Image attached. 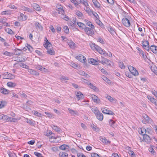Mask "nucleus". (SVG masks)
I'll return each mask as SVG.
<instances>
[{
  "label": "nucleus",
  "mask_w": 157,
  "mask_h": 157,
  "mask_svg": "<svg viewBox=\"0 0 157 157\" xmlns=\"http://www.w3.org/2000/svg\"><path fill=\"white\" fill-rule=\"evenodd\" d=\"M70 65L72 67L75 69H76L78 67L77 65L74 63H71Z\"/></svg>",
  "instance_id": "obj_62"
},
{
  "label": "nucleus",
  "mask_w": 157,
  "mask_h": 157,
  "mask_svg": "<svg viewBox=\"0 0 157 157\" xmlns=\"http://www.w3.org/2000/svg\"><path fill=\"white\" fill-rule=\"evenodd\" d=\"M34 155L37 157H43L41 154L37 152H34Z\"/></svg>",
  "instance_id": "obj_58"
},
{
  "label": "nucleus",
  "mask_w": 157,
  "mask_h": 157,
  "mask_svg": "<svg viewBox=\"0 0 157 157\" xmlns=\"http://www.w3.org/2000/svg\"><path fill=\"white\" fill-rule=\"evenodd\" d=\"M151 71L157 75V68L155 65L152 66L151 67Z\"/></svg>",
  "instance_id": "obj_28"
},
{
  "label": "nucleus",
  "mask_w": 157,
  "mask_h": 157,
  "mask_svg": "<svg viewBox=\"0 0 157 157\" xmlns=\"http://www.w3.org/2000/svg\"><path fill=\"white\" fill-rule=\"evenodd\" d=\"M78 73L80 75L86 76L87 78H89L90 77V76L88 75L82 71H78Z\"/></svg>",
  "instance_id": "obj_19"
},
{
  "label": "nucleus",
  "mask_w": 157,
  "mask_h": 157,
  "mask_svg": "<svg viewBox=\"0 0 157 157\" xmlns=\"http://www.w3.org/2000/svg\"><path fill=\"white\" fill-rule=\"evenodd\" d=\"M75 12L76 14L77 15L79 18H82L83 17V15L82 13L79 10H77V11H75Z\"/></svg>",
  "instance_id": "obj_35"
},
{
  "label": "nucleus",
  "mask_w": 157,
  "mask_h": 157,
  "mask_svg": "<svg viewBox=\"0 0 157 157\" xmlns=\"http://www.w3.org/2000/svg\"><path fill=\"white\" fill-rule=\"evenodd\" d=\"M101 110L103 113L110 115H113L114 114V113H113V112L110 110H109L105 108H101Z\"/></svg>",
  "instance_id": "obj_7"
},
{
  "label": "nucleus",
  "mask_w": 157,
  "mask_h": 157,
  "mask_svg": "<svg viewBox=\"0 0 157 157\" xmlns=\"http://www.w3.org/2000/svg\"><path fill=\"white\" fill-rule=\"evenodd\" d=\"M77 25L82 29H84V30L86 27V25L80 22H77Z\"/></svg>",
  "instance_id": "obj_23"
},
{
  "label": "nucleus",
  "mask_w": 157,
  "mask_h": 157,
  "mask_svg": "<svg viewBox=\"0 0 157 157\" xmlns=\"http://www.w3.org/2000/svg\"><path fill=\"white\" fill-rule=\"evenodd\" d=\"M68 44L71 48H74L75 46V44L72 41H70L68 43Z\"/></svg>",
  "instance_id": "obj_38"
},
{
  "label": "nucleus",
  "mask_w": 157,
  "mask_h": 157,
  "mask_svg": "<svg viewBox=\"0 0 157 157\" xmlns=\"http://www.w3.org/2000/svg\"><path fill=\"white\" fill-rule=\"evenodd\" d=\"M143 117L145 120L148 122V123H151L152 122V120L147 115L144 114L143 115Z\"/></svg>",
  "instance_id": "obj_15"
},
{
  "label": "nucleus",
  "mask_w": 157,
  "mask_h": 157,
  "mask_svg": "<svg viewBox=\"0 0 157 157\" xmlns=\"http://www.w3.org/2000/svg\"><path fill=\"white\" fill-rule=\"evenodd\" d=\"M91 97L92 100L94 101V102H95L97 101V99H98V97L97 96L94 94L91 95Z\"/></svg>",
  "instance_id": "obj_42"
},
{
  "label": "nucleus",
  "mask_w": 157,
  "mask_h": 157,
  "mask_svg": "<svg viewBox=\"0 0 157 157\" xmlns=\"http://www.w3.org/2000/svg\"><path fill=\"white\" fill-rule=\"evenodd\" d=\"M11 13V12L10 10H7L2 12L1 14L2 15H9Z\"/></svg>",
  "instance_id": "obj_30"
},
{
  "label": "nucleus",
  "mask_w": 157,
  "mask_h": 157,
  "mask_svg": "<svg viewBox=\"0 0 157 157\" xmlns=\"http://www.w3.org/2000/svg\"><path fill=\"white\" fill-rule=\"evenodd\" d=\"M28 71L32 75L38 76L39 75V73L38 71L32 69H29Z\"/></svg>",
  "instance_id": "obj_11"
},
{
  "label": "nucleus",
  "mask_w": 157,
  "mask_h": 157,
  "mask_svg": "<svg viewBox=\"0 0 157 157\" xmlns=\"http://www.w3.org/2000/svg\"><path fill=\"white\" fill-rule=\"evenodd\" d=\"M106 98L111 102L113 101V98L111 97L110 96L107 95Z\"/></svg>",
  "instance_id": "obj_63"
},
{
  "label": "nucleus",
  "mask_w": 157,
  "mask_h": 157,
  "mask_svg": "<svg viewBox=\"0 0 157 157\" xmlns=\"http://www.w3.org/2000/svg\"><path fill=\"white\" fill-rule=\"evenodd\" d=\"M95 115L97 118L99 120L101 121L103 120V116L102 113H100L99 111Z\"/></svg>",
  "instance_id": "obj_14"
},
{
  "label": "nucleus",
  "mask_w": 157,
  "mask_h": 157,
  "mask_svg": "<svg viewBox=\"0 0 157 157\" xmlns=\"http://www.w3.org/2000/svg\"><path fill=\"white\" fill-rule=\"evenodd\" d=\"M76 95L78 100H79L80 99H82L84 98L83 94L80 91L77 92L76 94Z\"/></svg>",
  "instance_id": "obj_17"
},
{
  "label": "nucleus",
  "mask_w": 157,
  "mask_h": 157,
  "mask_svg": "<svg viewBox=\"0 0 157 157\" xmlns=\"http://www.w3.org/2000/svg\"><path fill=\"white\" fill-rule=\"evenodd\" d=\"M91 156L92 157H99L98 155L96 153H92Z\"/></svg>",
  "instance_id": "obj_64"
},
{
  "label": "nucleus",
  "mask_w": 157,
  "mask_h": 157,
  "mask_svg": "<svg viewBox=\"0 0 157 157\" xmlns=\"http://www.w3.org/2000/svg\"><path fill=\"white\" fill-rule=\"evenodd\" d=\"M77 156L78 157H86L83 153H77Z\"/></svg>",
  "instance_id": "obj_60"
},
{
  "label": "nucleus",
  "mask_w": 157,
  "mask_h": 157,
  "mask_svg": "<svg viewBox=\"0 0 157 157\" xmlns=\"http://www.w3.org/2000/svg\"><path fill=\"white\" fill-rule=\"evenodd\" d=\"M147 98L151 102L156 105V100L154 98L150 96H147Z\"/></svg>",
  "instance_id": "obj_27"
},
{
  "label": "nucleus",
  "mask_w": 157,
  "mask_h": 157,
  "mask_svg": "<svg viewBox=\"0 0 157 157\" xmlns=\"http://www.w3.org/2000/svg\"><path fill=\"white\" fill-rule=\"evenodd\" d=\"M47 53L50 55H53L55 54V51L53 49H47Z\"/></svg>",
  "instance_id": "obj_22"
},
{
  "label": "nucleus",
  "mask_w": 157,
  "mask_h": 157,
  "mask_svg": "<svg viewBox=\"0 0 157 157\" xmlns=\"http://www.w3.org/2000/svg\"><path fill=\"white\" fill-rule=\"evenodd\" d=\"M19 65L24 68H27L28 66L26 64L23 63H20L19 64Z\"/></svg>",
  "instance_id": "obj_57"
},
{
  "label": "nucleus",
  "mask_w": 157,
  "mask_h": 157,
  "mask_svg": "<svg viewBox=\"0 0 157 157\" xmlns=\"http://www.w3.org/2000/svg\"><path fill=\"white\" fill-rule=\"evenodd\" d=\"M7 85L10 87H14L16 86V84L12 82H9L7 83Z\"/></svg>",
  "instance_id": "obj_29"
},
{
  "label": "nucleus",
  "mask_w": 157,
  "mask_h": 157,
  "mask_svg": "<svg viewBox=\"0 0 157 157\" xmlns=\"http://www.w3.org/2000/svg\"><path fill=\"white\" fill-rule=\"evenodd\" d=\"M88 61L89 63L94 65H97L99 63V60L97 61L91 58L89 59Z\"/></svg>",
  "instance_id": "obj_9"
},
{
  "label": "nucleus",
  "mask_w": 157,
  "mask_h": 157,
  "mask_svg": "<svg viewBox=\"0 0 157 157\" xmlns=\"http://www.w3.org/2000/svg\"><path fill=\"white\" fill-rule=\"evenodd\" d=\"M108 30L111 34H114L115 33L114 29L111 26L108 27Z\"/></svg>",
  "instance_id": "obj_44"
},
{
  "label": "nucleus",
  "mask_w": 157,
  "mask_h": 157,
  "mask_svg": "<svg viewBox=\"0 0 157 157\" xmlns=\"http://www.w3.org/2000/svg\"><path fill=\"white\" fill-rule=\"evenodd\" d=\"M149 151L153 155L155 154V152L154 150L153 147H151V146L149 148Z\"/></svg>",
  "instance_id": "obj_55"
},
{
  "label": "nucleus",
  "mask_w": 157,
  "mask_h": 157,
  "mask_svg": "<svg viewBox=\"0 0 157 157\" xmlns=\"http://www.w3.org/2000/svg\"><path fill=\"white\" fill-rule=\"evenodd\" d=\"M9 92L10 91L5 88L2 87L0 89V92L3 94H9Z\"/></svg>",
  "instance_id": "obj_16"
},
{
  "label": "nucleus",
  "mask_w": 157,
  "mask_h": 157,
  "mask_svg": "<svg viewBox=\"0 0 157 157\" xmlns=\"http://www.w3.org/2000/svg\"><path fill=\"white\" fill-rule=\"evenodd\" d=\"M91 110L94 113L95 115L99 112L98 109L97 107L94 106L93 108H91Z\"/></svg>",
  "instance_id": "obj_32"
},
{
  "label": "nucleus",
  "mask_w": 157,
  "mask_h": 157,
  "mask_svg": "<svg viewBox=\"0 0 157 157\" xmlns=\"http://www.w3.org/2000/svg\"><path fill=\"white\" fill-rule=\"evenodd\" d=\"M6 120L8 121L13 122H15L16 121L17 119L15 118L11 117H8Z\"/></svg>",
  "instance_id": "obj_36"
},
{
  "label": "nucleus",
  "mask_w": 157,
  "mask_h": 157,
  "mask_svg": "<svg viewBox=\"0 0 157 157\" xmlns=\"http://www.w3.org/2000/svg\"><path fill=\"white\" fill-rule=\"evenodd\" d=\"M99 63H101L103 64H106L107 65L111 66L110 61L105 58H103L101 60H99Z\"/></svg>",
  "instance_id": "obj_4"
},
{
  "label": "nucleus",
  "mask_w": 157,
  "mask_h": 157,
  "mask_svg": "<svg viewBox=\"0 0 157 157\" xmlns=\"http://www.w3.org/2000/svg\"><path fill=\"white\" fill-rule=\"evenodd\" d=\"M86 8H85V11L87 12L88 14H90V15H91V11L90 9L89 8L87 7V6H85Z\"/></svg>",
  "instance_id": "obj_52"
},
{
  "label": "nucleus",
  "mask_w": 157,
  "mask_h": 157,
  "mask_svg": "<svg viewBox=\"0 0 157 157\" xmlns=\"http://www.w3.org/2000/svg\"><path fill=\"white\" fill-rule=\"evenodd\" d=\"M101 139L102 142L105 144H110V141L107 140L105 137L104 138H102Z\"/></svg>",
  "instance_id": "obj_43"
},
{
  "label": "nucleus",
  "mask_w": 157,
  "mask_h": 157,
  "mask_svg": "<svg viewBox=\"0 0 157 157\" xmlns=\"http://www.w3.org/2000/svg\"><path fill=\"white\" fill-rule=\"evenodd\" d=\"M5 30L6 32L10 34L13 35L14 34V33L10 28H5Z\"/></svg>",
  "instance_id": "obj_25"
},
{
  "label": "nucleus",
  "mask_w": 157,
  "mask_h": 157,
  "mask_svg": "<svg viewBox=\"0 0 157 157\" xmlns=\"http://www.w3.org/2000/svg\"><path fill=\"white\" fill-rule=\"evenodd\" d=\"M64 32L66 34H67L69 32V30L67 26H65L63 27Z\"/></svg>",
  "instance_id": "obj_51"
},
{
  "label": "nucleus",
  "mask_w": 157,
  "mask_h": 157,
  "mask_svg": "<svg viewBox=\"0 0 157 157\" xmlns=\"http://www.w3.org/2000/svg\"><path fill=\"white\" fill-rule=\"evenodd\" d=\"M23 17H25L23 13H21L20 14V16L19 17V19H20V20L21 21H23L26 20V18L25 17L24 18H23Z\"/></svg>",
  "instance_id": "obj_50"
},
{
  "label": "nucleus",
  "mask_w": 157,
  "mask_h": 157,
  "mask_svg": "<svg viewBox=\"0 0 157 157\" xmlns=\"http://www.w3.org/2000/svg\"><path fill=\"white\" fill-rule=\"evenodd\" d=\"M3 75H4V78L12 79L15 78V76L14 75L8 72L4 73Z\"/></svg>",
  "instance_id": "obj_5"
},
{
  "label": "nucleus",
  "mask_w": 157,
  "mask_h": 157,
  "mask_svg": "<svg viewBox=\"0 0 157 157\" xmlns=\"http://www.w3.org/2000/svg\"><path fill=\"white\" fill-rule=\"evenodd\" d=\"M109 125L112 127H113L114 126V124L115 121L113 120L112 119H110L109 121Z\"/></svg>",
  "instance_id": "obj_47"
},
{
  "label": "nucleus",
  "mask_w": 157,
  "mask_h": 157,
  "mask_svg": "<svg viewBox=\"0 0 157 157\" xmlns=\"http://www.w3.org/2000/svg\"><path fill=\"white\" fill-rule=\"evenodd\" d=\"M142 47H144L149 45V42L147 40H145L142 43Z\"/></svg>",
  "instance_id": "obj_46"
},
{
  "label": "nucleus",
  "mask_w": 157,
  "mask_h": 157,
  "mask_svg": "<svg viewBox=\"0 0 157 157\" xmlns=\"http://www.w3.org/2000/svg\"><path fill=\"white\" fill-rule=\"evenodd\" d=\"M102 78L105 81V82H106L109 83L110 82V80L108 79L107 77L106 76L103 75L102 76Z\"/></svg>",
  "instance_id": "obj_45"
},
{
  "label": "nucleus",
  "mask_w": 157,
  "mask_h": 157,
  "mask_svg": "<svg viewBox=\"0 0 157 157\" xmlns=\"http://www.w3.org/2000/svg\"><path fill=\"white\" fill-rule=\"evenodd\" d=\"M89 87L90 88L93 89L95 91H98L99 90L98 88L95 86H94L91 83H90V84L89 85Z\"/></svg>",
  "instance_id": "obj_26"
},
{
  "label": "nucleus",
  "mask_w": 157,
  "mask_h": 157,
  "mask_svg": "<svg viewBox=\"0 0 157 157\" xmlns=\"http://www.w3.org/2000/svg\"><path fill=\"white\" fill-rule=\"evenodd\" d=\"M35 26L40 31H42L43 30V27L39 22H36L35 24Z\"/></svg>",
  "instance_id": "obj_20"
},
{
  "label": "nucleus",
  "mask_w": 157,
  "mask_h": 157,
  "mask_svg": "<svg viewBox=\"0 0 157 157\" xmlns=\"http://www.w3.org/2000/svg\"><path fill=\"white\" fill-rule=\"evenodd\" d=\"M35 68L38 70H40V71H42V69H45V68L41 66L38 65L35 66Z\"/></svg>",
  "instance_id": "obj_48"
},
{
  "label": "nucleus",
  "mask_w": 157,
  "mask_h": 157,
  "mask_svg": "<svg viewBox=\"0 0 157 157\" xmlns=\"http://www.w3.org/2000/svg\"><path fill=\"white\" fill-rule=\"evenodd\" d=\"M80 3L82 4L85 6H89L87 2V0H80Z\"/></svg>",
  "instance_id": "obj_33"
},
{
  "label": "nucleus",
  "mask_w": 157,
  "mask_h": 157,
  "mask_svg": "<svg viewBox=\"0 0 157 157\" xmlns=\"http://www.w3.org/2000/svg\"><path fill=\"white\" fill-rule=\"evenodd\" d=\"M143 138L144 141L147 143H149L151 141V139L149 136L146 134H144Z\"/></svg>",
  "instance_id": "obj_8"
},
{
  "label": "nucleus",
  "mask_w": 157,
  "mask_h": 157,
  "mask_svg": "<svg viewBox=\"0 0 157 157\" xmlns=\"http://www.w3.org/2000/svg\"><path fill=\"white\" fill-rule=\"evenodd\" d=\"M33 6L34 9L36 11H38L40 10V7L37 4H34Z\"/></svg>",
  "instance_id": "obj_39"
},
{
  "label": "nucleus",
  "mask_w": 157,
  "mask_h": 157,
  "mask_svg": "<svg viewBox=\"0 0 157 157\" xmlns=\"http://www.w3.org/2000/svg\"><path fill=\"white\" fill-rule=\"evenodd\" d=\"M76 18H73L72 20V21H71L72 23L71 25V26H74L76 25Z\"/></svg>",
  "instance_id": "obj_61"
},
{
  "label": "nucleus",
  "mask_w": 157,
  "mask_h": 157,
  "mask_svg": "<svg viewBox=\"0 0 157 157\" xmlns=\"http://www.w3.org/2000/svg\"><path fill=\"white\" fill-rule=\"evenodd\" d=\"M56 7L58 9V13L59 14H63L64 11L63 9V6L60 4H58L56 5Z\"/></svg>",
  "instance_id": "obj_6"
},
{
  "label": "nucleus",
  "mask_w": 157,
  "mask_h": 157,
  "mask_svg": "<svg viewBox=\"0 0 157 157\" xmlns=\"http://www.w3.org/2000/svg\"><path fill=\"white\" fill-rule=\"evenodd\" d=\"M2 54L9 56H11L13 55V54L12 53L10 52H9L7 51H4L2 53Z\"/></svg>",
  "instance_id": "obj_34"
},
{
  "label": "nucleus",
  "mask_w": 157,
  "mask_h": 157,
  "mask_svg": "<svg viewBox=\"0 0 157 157\" xmlns=\"http://www.w3.org/2000/svg\"><path fill=\"white\" fill-rule=\"evenodd\" d=\"M84 21L87 25L90 27L92 29H94V26L91 22L86 19L84 20Z\"/></svg>",
  "instance_id": "obj_13"
},
{
  "label": "nucleus",
  "mask_w": 157,
  "mask_h": 157,
  "mask_svg": "<svg viewBox=\"0 0 157 157\" xmlns=\"http://www.w3.org/2000/svg\"><path fill=\"white\" fill-rule=\"evenodd\" d=\"M98 68L99 70L103 74H106L107 73V72L104 69L102 68L101 67H98Z\"/></svg>",
  "instance_id": "obj_53"
},
{
  "label": "nucleus",
  "mask_w": 157,
  "mask_h": 157,
  "mask_svg": "<svg viewBox=\"0 0 157 157\" xmlns=\"http://www.w3.org/2000/svg\"><path fill=\"white\" fill-rule=\"evenodd\" d=\"M91 127L94 131L96 132L98 131L99 130V128L94 124L91 125Z\"/></svg>",
  "instance_id": "obj_41"
},
{
  "label": "nucleus",
  "mask_w": 157,
  "mask_h": 157,
  "mask_svg": "<svg viewBox=\"0 0 157 157\" xmlns=\"http://www.w3.org/2000/svg\"><path fill=\"white\" fill-rule=\"evenodd\" d=\"M60 79L62 81L64 80H69V78L67 76L61 75L60 77Z\"/></svg>",
  "instance_id": "obj_49"
},
{
  "label": "nucleus",
  "mask_w": 157,
  "mask_h": 157,
  "mask_svg": "<svg viewBox=\"0 0 157 157\" xmlns=\"http://www.w3.org/2000/svg\"><path fill=\"white\" fill-rule=\"evenodd\" d=\"M84 58V57L81 55V56H76V59H78L80 61L82 62V59Z\"/></svg>",
  "instance_id": "obj_56"
},
{
  "label": "nucleus",
  "mask_w": 157,
  "mask_h": 157,
  "mask_svg": "<svg viewBox=\"0 0 157 157\" xmlns=\"http://www.w3.org/2000/svg\"><path fill=\"white\" fill-rule=\"evenodd\" d=\"M90 45L91 48L94 50H95L98 52L100 54L102 55L103 53V50L102 49L98 46V45L95 44L94 43H91Z\"/></svg>",
  "instance_id": "obj_1"
},
{
  "label": "nucleus",
  "mask_w": 157,
  "mask_h": 157,
  "mask_svg": "<svg viewBox=\"0 0 157 157\" xmlns=\"http://www.w3.org/2000/svg\"><path fill=\"white\" fill-rule=\"evenodd\" d=\"M68 110L69 113L73 116H75V115H78V113L77 111H75L70 108H68Z\"/></svg>",
  "instance_id": "obj_21"
},
{
  "label": "nucleus",
  "mask_w": 157,
  "mask_h": 157,
  "mask_svg": "<svg viewBox=\"0 0 157 157\" xmlns=\"http://www.w3.org/2000/svg\"><path fill=\"white\" fill-rule=\"evenodd\" d=\"M92 29L91 28L86 27L84 30L86 34L89 36H92L94 34L93 29Z\"/></svg>",
  "instance_id": "obj_2"
},
{
  "label": "nucleus",
  "mask_w": 157,
  "mask_h": 157,
  "mask_svg": "<svg viewBox=\"0 0 157 157\" xmlns=\"http://www.w3.org/2000/svg\"><path fill=\"white\" fill-rule=\"evenodd\" d=\"M147 130L144 128H141L140 129V132H139V133L141 135L143 136L144 134H146V133H147Z\"/></svg>",
  "instance_id": "obj_37"
},
{
  "label": "nucleus",
  "mask_w": 157,
  "mask_h": 157,
  "mask_svg": "<svg viewBox=\"0 0 157 157\" xmlns=\"http://www.w3.org/2000/svg\"><path fill=\"white\" fill-rule=\"evenodd\" d=\"M52 127L53 129L56 132H60L61 131V129L60 128L56 126H55L54 125H52Z\"/></svg>",
  "instance_id": "obj_24"
},
{
  "label": "nucleus",
  "mask_w": 157,
  "mask_h": 157,
  "mask_svg": "<svg viewBox=\"0 0 157 157\" xmlns=\"http://www.w3.org/2000/svg\"><path fill=\"white\" fill-rule=\"evenodd\" d=\"M131 72L133 75L135 76H136L138 75V72L135 69L133 71H131Z\"/></svg>",
  "instance_id": "obj_54"
},
{
  "label": "nucleus",
  "mask_w": 157,
  "mask_h": 157,
  "mask_svg": "<svg viewBox=\"0 0 157 157\" xmlns=\"http://www.w3.org/2000/svg\"><path fill=\"white\" fill-rule=\"evenodd\" d=\"M92 1L95 7L98 8H100L101 5L97 0H93Z\"/></svg>",
  "instance_id": "obj_31"
},
{
  "label": "nucleus",
  "mask_w": 157,
  "mask_h": 157,
  "mask_svg": "<svg viewBox=\"0 0 157 157\" xmlns=\"http://www.w3.org/2000/svg\"><path fill=\"white\" fill-rule=\"evenodd\" d=\"M122 23L125 26L127 27L130 26V21L127 18L124 17L122 19Z\"/></svg>",
  "instance_id": "obj_3"
},
{
  "label": "nucleus",
  "mask_w": 157,
  "mask_h": 157,
  "mask_svg": "<svg viewBox=\"0 0 157 157\" xmlns=\"http://www.w3.org/2000/svg\"><path fill=\"white\" fill-rule=\"evenodd\" d=\"M59 148L61 150H66L67 151H69V147L68 145L64 144L61 145Z\"/></svg>",
  "instance_id": "obj_12"
},
{
  "label": "nucleus",
  "mask_w": 157,
  "mask_h": 157,
  "mask_svg": "<svg viewBox=\"0 0 157 157\" xmlns=\"http://www.w3.org/2000/svg\"><path fill=\"white\" fill-rule=\"evenodd\" d=\"M150 49L154 53L157 54V46L155 45H151Z\"/></svg>",
  "instance_id": "obj_18"
},
{
  "label": "nucleus",
  "mask_w": 157,
  "mask_h": 157,
  "mask_svg": "<svg viewBox=\"0 0 157 157\" xmlns=\"http://www.w3.org/2000/svg\"><path fill=\"white\" fill-rule=\"evenodd\" d=\"M128 154L131 155L132 157H135V155L134 152L131 150L129 151L128 152Z\"/></svg>",
  "instance_id": "obj_59"
},
{
  "label": "nucleus",
  "mask_w": 157,
  "mask_h": 157,
  "mask_svg": "<svg viewBox=\"0 0 157 157\" xmlns=\"http://www.w3.org/2000/svg\"><path fill=\"white\" fill-rule=\"evenodd\" d=\"M59 155L61 157H67L68 155L67 153L64 152H60Z\"/></svg>",
  "instance_id": "obj_40"
},
{
  "label": "nucleus",
  "mask_w": 157,
  "mask_h": 157,
  "mask_svg": "<svg viewBox=\"0 0 157 157\" xmlns=\"http://www.w3.org/2000/svg\"><path fill=\"white\" fill-rule=\"evenodd\" d=\"M44 45L46 49L48 48V47H50L52 46V44L48 41L46 37H45L44 44Z\"/></svg>",
  "instance_id": "obj_10"
}]
</instances>
